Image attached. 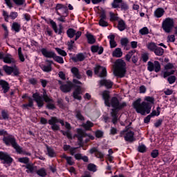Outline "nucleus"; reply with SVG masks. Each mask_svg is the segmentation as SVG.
<instances>
[{"mask_svg": "<svg viewBox=\"0 0 177 177\" xmlns=\"http://www.w3.org/2000/svg\"><path fill=\"white\" fill-rule=\"evenodd\" d=\"M73 88H75L73 92V97L75 100H82V88L81 86L75 85L72 82L68 81L66 84H62L59 86L60 91L63 92V93H68V92H71V89Z\"/></svg>", "mask_w": 177, "mask_h": 177, "instance_id": "3", "label": "nucleus"}, {"mask_svg": "<svg viewBox=\"0 0 177 177\" xmlns=\"http://www.w3.org/2000/svg\"><path fill=\"white\" fill-rule=\"evenodd\" d=\"M46 109H48V110H55V109H56V106H55V104L48 102L46 105Z\"/></svg>", "mask_w": 177, "mask_h": 177, "instance_id": "63", "label": "nucleus"}, {"mask_svg": "<svg viewBox=\"0 0 177 177\" xmlns=\"http://www.w3.org/2000/svg\"><path fill=\"white\" fill-rule=\"evenodd\" d=\"M43 99L46 103H49V102L53 103V99L48 96V94L46 93V90L45 89H44Z\"/></svg>", "mask_w": 177, "mask_h": 177, "instance_id": "36", "label": "nucleus"}, {"mask_svg": "<svg viewBox=\"0 0 177 177\" xmlns=\"http://www.w3.org/2000/svg\"><path fill=\"white\" fill-rule=\"evenodd\" d=\"M141 59L144 63L147 62L149 60V53H144L141 55Z\"/></svg>", "mask_w": 177, "mask_h": 177, "instance_id": "56", "label": "nucleus"}, {"mask_svg": "<svg viewBox=\"0 0 177 177\" xmlns=\"http://www.w3.org/2000/svg\"><path fill=\"white\" fill-rule=\"evenodd\" d=\"M161 107L158 106L156 110H153L152 112L149 114L151 117H158L161 113Z\"/></svg>", "mask_w": 177, "mask_h": 177, "instance_id": "39", "label": "nucleus"}, {"mask_svg": "<svg viewBox=\"0 0 177 177\" xmlns=\"http://www.w3.org/2000/svg\"><path fill=\"white\" fill-rule=\"evenodd\" d=\"M71 71L75 78H77V80H81L82 78V76L80 73V69L77 67H73L71 69Z\"/></svg>", "mask_w": 177, "mask_h": 177, "instance_id": "24", "label": "nucleus"}, {"mask_svg": "<svg viewBox=\"0 0 177 177\" xmlns=\"http://www.w3.org/2000/svg\"><path fill=\"white\" fill-rule=\"evenodd\" d=\"M127 64L121 59H118L115 62L114 74L115 77L119 78H124L127 74Z\"/></svg>", "mask_w": 177, "mask_h": 177, "instance_id": "5", "label": "nucleus"}, {"mask_svg": "<svg viewBox=\"0 0 177 177\" xmlns=\"http://www.w3.org/2000/svg\"><path fill=\"white\" fill-rule=\"evenodd\" d=\"M0 87L1 88V92L3 93H8L10 89L9 82L3 80H0Z\"/></svg>", "mask_w": 177, "mask_h": 177, "instance_id": "19", "label": "nucleus"}, {"mask_svg": "<svg viewBox=\"0 0 177 177\" xmlns=\"http://www.w3.org/2000/svg\"><path fill=\"white\" fill-rule=\"evenodd\" d=\"M19 162H21V164H28L30 162V158L28 157H23V158H18Z\"/></svg>", "mask_w": 177, "mask_h": 177, "instance_id": "48", "label": "nucleus"}, {"mask_svg": "<svg viewBox=\"0 0 177 177\" xmlns=\"http://www.w3.org/2000/svg\"><path fill=\"white\" fill-rule=\"evenodd\" d=\"M160 156V152L158 151V149H153L151 152V157L152 158H157Z\"/></svg>", "mask_w": 177, "mask_h": 177, "instance_id": "54", "label": "nucleus"}, {"mask_svg": "<svg viewBox=\"0 0 177 177\" xmlns=\"http://www.w3.org/2000/svg\"><path fill=\"white\" fill-rule=\"evenodd\" d=\"M23 167L28 169L26 170L27 174H34V169H35L34 165L28 163L26 165H23Z\"/></svg>", "mask_w": 177, "mask_h": 177, "instance_id": "30", "label": "nucleus"}, {"mask_svg": "<svg viewBox=\"0 0 177 177\" xmlns=\"http://www.w3.org/2000/svg\"><path fill=\"white\" fill-rule=\"evenodd\" d=\"M49 24H50L53 31L58 35H63L64 34V28L62 24H59V29L57 28V24L53 19H50Z\"/></svg>", "mask_w": 177, "mask_h": 177, "instance_id": "10", "label": "nucleus"}, {"mask_svg": "<svg viewBox=\"0 0 177 177\" xmlns=\"http://www.w3.org/2000/svg\"><path fill=\"white\" fill-rule=\"evenodd\" d=\"M98 24H99V26H100V27H108L109 26V23L107 21H106L105 19H100Z\"/></svg>", "mask_w": 177, "mask_h": 177, "instance_id": "59", "label": "nucleus"}, {"mask_svg": "<svg viewBox=\"0 0 177 177\" xmlns=\"http://www.w3.org/2000/svg\"><path fill=\"white\" fill-rule=\"evenodd\" d=\"M87 169L91 172H96L97 171V169H96V165L93 163H89L87 165Z\"/></svg>", "mask_w": 177, "mask_h": 177, "instance_id": "44", "label": "nucleus"}, {"mask_svg": "<svg viewBox=\"0 0 177 177\" xmlns=\"http://www.w3.org/2000/svg\"><path fill=\"white\" fill-rule=\"evenodd\" d=\"M117 9H121V10L127 11L129 9V6L127 2L122 1V3H120V7H118Z\"/></svg>", "mask_w": 177, "mask_h": 177, "instance_id": "43", "label": "nucleus"}, {"mask_svg": "<svg viewBox=\"0 0 177 177\" xmlns=\"http://www.w3.org/2000/svg\"><path fill=\"white\" fill-rule=\"evenodd\" d=\"M132 124V122H131L129 124V125L128 126H126L124 129L122 130L121 132H120V136H124V135H125V133L129 132V129H131V124Z\"/></svg>", "mask_w": 177, "mask_h": 177, "instance_id": "53", "label": "nucleus"}, {"mask_svg": "<svg viewBox=\"0 0 177 177\" xmlns=\"http://www.w3.org/2000/svg\"><path fill=\"white\" fill-rule=\"evenodd\" d=\"M11 28L13 31H15V32H20L21 26L17 22H13Z\"/></svg>", "mask_w": 177, "mask_h": 177, "instance_id": "29", "label": "nucleus"}, {"mask_svg": "<svg viewBox=\"0 0 177 177\" xmlns=\"http://www.w3.org/2000/svg\"><path fill=\"white\" fill-rule=\"evenodd\" d=\"M120 3H122V0H113L111 6L113 9H117V8H120Z\"/></svg>", "mask_w": 177, "mask_h": 177, "instance_id": "46", "label": "nucleus"}, {"mask_svg": "<svg viewBox=\"0 0 177 177\" xmlns=\"http://www.w3.org/2000/svg\"><path fill=\"white\" fill-rule=\"evenodd\" d=\"M82 126L84 128L85 131H91V128L93 127V122L87 120L86 123H83Z\"/></svg>", "mask_w": 177, "mask_h": 177, "instance_id": "33", "label": "nucleus"}, {"mask_svg": "<svg viewBox=\"0 0 177 177\" xmlns=\"http://www.w3.org/2000/svg\"><path fill=\"white\" fill-rule=\"evenodd\" d=\"M153 53L156 56H162L164 55V50L162 48L157 46Z\"/></svg>", "mask_w": 177, "mask_h": 177, "instance_id": "40", "label": "nucleus"}, {"mask_svg": "<svg viewBox=\"0 0 177 177\" xmlns=\"http://www.w3.org/2000/svg\"><path fill=\"white\" fill-rule=\"evenodd\" d=\"M3 142L6 146H12V147L17 151L20 145L17 143V140L15 136L9 134L8 136L3 138Z\"/></svg>", "mask_w": 177, "mask_h": 177, "instance_id": "8", "label": "nucleus"}, {"mask_svg": "<svg viewBox=\"0 0 177 177\" xmlns=\"http://www.w3.org/2000/svg\"><path fill=\"white\" fill-rule=\"evenodd\" d=\"M175 26V21L174 19L167 17L162 23V28L165 32L169 33Z\"/></svg>", "mask_w": 177, "mask_h": 177, "instance_id": "9", "label": "nucleus"}, {"mask_svg": "<svg viewBox=\"0 0 177 177\" xmlns=\"http://www.w3.org/2000/svg\"><path fill=\"white\" fill-rule=\"evenodd\" d=\"M0 120H9V113H8V111L2 110L1 111V115H0Z\"/></svg>", "mask_w": 177, "mask_h": 177, "instance_id": "41", "label": "nucleus"}, {"mask_svg": "<svg viewBox=\"0 0 177 177\" xmlns=\"http://www.w3.org/2000/svg\"><path fill=\"white\" fill-rule=\"evenodd\" d=\"M100 85L101 86H106L107 89H111V88H113V82H111V80H107L106 79L101 80L100 81Z\"/></svg>", "mask_w": 177, "mask_h": 177, "instance_id": "22", "label": "nucleus"}, {"mask_svg": "<svg viewBox=\"0 0 177 177\" xmlns=\"http://www.w3.org/2000/svg\"><path fill=\"white\" fill-rule=\"evenodd\" d=\"M71 59L74 63H78V62H84L85 60V55L84 53H80L76 55L75 57H72Z\"/></svg>", "mask_w": 177, "mask_h": 177, "instance_id": "23", "label": "nucleus"}, {"mask_svg": "<svg viewBox=\"0 0 177 177\" xmlns=\"http://www.w3.org/2000/svg\"><path fill=\"white\" fill-rule=\"evenodd\" d=\"M136 53V50H130L125 56L127 62H131V58Z\"/></svg>", "mask_w": 177, "mask_h": 177, "instance_id": "42", "label": "nucleus"}, {"mask_svg": "<svg viewBox=\"0 0 177 177\" xmlns=\"http://www.w3.org/2000/svg\"><path fill=\"white\" fill-rule=\"evenodd\" d=\"M127 29V24H125V21L123 19H120L118 23V30L119 31H124Z\"/></svg>", "mask_w": 177, "mask_h": 177, "instance_id": "27", "label": "nucleus"}, {"mask_svg": "<svg viewBox=\"0 0 177 177\" xmlns=\"http://www.w3.org/2000/svg\"><path fill=\"white\" fill-rule=\"evenodd\" d=\"M113 57H122V51L121 50V48H117L115 49V50L112 53Z\"/></svg>", "mask_w": 177, "mask_h": 177, "instance_id": "35", "label": "nucleus"}, {"mask_svg": "<svg viewBox=\"0 0 177 177\" xmlns=\"http://www.w3.org/2000/svg\"><path fill=\"white\" fill-rule=\"evenodd\" d=\"M102 98L104 100V104L106 107H111V98L110 100V92L104 91L102 93Z\"/></svg>", "mask_w": 177, "mask_h": 177, "instance_id": "17", "label": "nucleus"}, {"mask_svg": "<svg viewBox=\"0 0 177 177\" xmlns=\"http://www.w3.org/2000/svg\"><path fill=\"white\" fill-rule=\"evenodd\" d=\"M18 56L20 62H25L26 58H24V55H23V53L21 52V47H19L18 48Z\"/></svg>", "mask_w": 177, "mask_h": 177, "instance_id": "49", "label": "nucleus"}, {"mask_svg": "<svg viewBox=\"0 0 177 177\" xmlns=\"http://www.w3.org/2000/svg\"><path fill=\"white\" fill-rule=\"evenodd\" d=\"M46 150L48 157H50L51 158H53V157H56V152H55V150H53L52 147L47 145Z\"/></svg>", "mask_w": 177, "mask_h": 177, "instance_id": "34", "label": "nucleus"}, {"mask_svg": "<svg viewBox=\"0 0 177 177\" xmlns=\"http://www.w3.org/2000/svg\"><path fill=\"white\" fill-rule=\"evenodd\" d=\"M95 138H97V139H100L101 138H103V135H104V133L101 130H97L95 132Z\"/></svg>", "mask_w": 177, "mask_h": 177, "instance_id": "58", "label": "nucleus"}, {"mask_svg": "<svg viewBox=\"0 0 177 177\" xmlns=\"http://www.w3.org/2000/svg\"><path fill=\"white\" fill-rule=\"evenodd\" d=\"M75 41L74 40H71L70 41H68V50H73L74 48V44Z\"/></svg>", "mask_w": 177, "mask_h": 177, "instance_id": "61", "label": "nucleus"}, {"mask_svg": "<svg viewBox=\"0 0 177 177\" xmlns=\"http://www.w3.org/2000/svg\"><path fill=\"white\" fill-rule=\"evenodd\" d=\"M111 106L113 107L111 112V117H118L119 111L127 107V102H123L120 103L117 97H112Z\"/></svg>", "mask_w": 177, "mask_h": 177, "instance_id": "4", "label": "nucleus"}, {"mask_svg": "<svg viewBox=\"0 0 177 177\" xmlns=\"http://www.w3.org/2000/svg\"><path fill=\"white\" fill-rule=\"evenodd\" d=\"M147 49H149V50H150L151 52H154V50L156 49L157 48V45H156V43L154 42H151L149 44H147Z\"/></svg>", "mask_w": 177, "mask_h": 177, "instance_id": "45", "label": "nucleus"}, {"mask_svg": "<svg viewBox=\"0 0 177 177\" xmlns=\"http://www.w3.org/2000/svg\"><path fill=\"white\" fill-rule=\"evenodd\" d=\"M3 71L8 75H10L13 73V66H9L8 65H4L3 66Z\"/></svg>", "mask_w": 177, "mask_h": 177, "instance_id": "38", "label": "nucleus"}, {"mask_svg": "<svg viewBox=\"0 0 177 177\" xmlns=\"http://www.w3.org/2000/svg\"><path fill=\"white\" fill-rule=\"evenodd\" d=\"M100 71L101 73L99 74ZM94 73L95 75H98L100 78H104V77H107V69L100 65H97L94 68Z\"/></svg>", "mask_w": 177, "mask_h": 177, "instance_id": "13", "label": "nucleus"}, {"mask_svg": "<svg viewBox=\"0 0 177 177\" xmlns=\"http://www.w3.org/2000/svg\"><path fill=\"white\" fill-rule=\"evenodd\" d=\"M138 151H139V153H146V151H147V148L146 147V145H139L138 147Z\"/></svg>", "mask_w": 177, "mask_h": 177, "instance_id": "51", "label": "nucleus"}, {"mask_svg": "<svg viewBox=\"0 0 177 177\" xmlns=\"http://www.w3.org/2000/svg\"><path fill=\"white\" fill-rule=\"evenodd\" d=\"M32 97L39 109H41V107H44V100L42 99V96H41L39 93H33Z\"/></svg>", "mask_w": 177, "mask_h": 177, "instance_id": "16", "label": "nucleus"}, {"mask_svg": "<svg viewBox=\"0 0 177 177\" xmlns=\"http://www.w3.org/2000/svg\"><path fill=\"white\" fill-rule=\"evenodd\" d=\"M0 160L3 161V164L10 165L12 162H13V158H12L8 152L0 151Z\"/></svg>", "mask_w": 177, "mask_h": 177, "instance_id": "12", "label": "nucleus"}, {"mask_svg": "<svg viewBox=\"0 0 177 177\" xmlns=\"http://www.w3.org/2000/svg\"><path fill=\"white\" fill-rule=\"evenodd\" d=\"M56 52H57L58 55H60V56H63L64 57L67 56V53L64 51V50H62L59 48H55Z\"/></svg>", "mask_w": 177, "mask_h": 177, "instance_id": "52", "label": "nucleus"}, {"mask_svg": "<svg viewBox=\"0 0 177 177\" xmlns=\"http://www.w3.org/2000/svg\"><path fill=\"white\" fill-rule=\"evenodd\" d=\"M48 124L51 126L52 131L56 132V131H60V126L57 124H61L62 127H64V120L57 118V117L52 116L48 120Z\"/></svg>", "mask_w": 177, "mask_h": 177, "instance_id": "7", "label": "nucleus"}, {"mask_svg": "<svg viewBox=\"0 0 177 177\" xmlns=\"http://www.w3.org/2000/svg\"><path fill=\"white\" fill-rule=\"evenodd\" d=\"M87 134L84 131V130L81 128L77 129V134H75V137L77 138L78 140V146L79 147H71L69 149L71 156H74L75 160L80 161V160H82L84 162H89V158L86 156H82V153H76L75 151L77 149H80V147H84V138L86 136Z\"/></svg>", "mask_w": 177, "mask_h": 177, "instance_id": "2", "label": "nucleus"}, {"mask_svg": "<svg viewBox=\"0 0 177 177\" xmlns=\"http://www.w3.org/2000/svg\"><path fill=\"white\" fill-rule=\"evenodd\" d=\"M146 102H142L141 98L137 99L133 102V107L136 110L138 114H141V115H145L147 114H150L151 111V104H154V97L147 96L145 97Z\"/></svg>", "mask_w": 177, "mask_h": 177, "instance_id": "1", "label": "nucleus"}, {"mask_svg": "<svg viewBox=\"0 0 177 177\" xmlns=\"http://www.w3.org/2000/svg\"><path fill=\"white\" fill-rule=\"evenodd\" d=\"M91 51L92 53H97V55H102L104 52V48L103 46L99 45H93L91 46Z\"/></svg>", "mask_w": 177, "mask_h": 177, "instance_id": "20", "label": "nucleus"}, {"mask_svg": "<svg viewBox=\"0 0 177 177\" xmlns=\"http://www.w3.org/2000/svg\"><path fill=\"white\" fill-rule=\"evenodd\" d=\"M46 65L41 64L39 65L40 68L44 73H50L52 71V64H55V62L50 59H46Z\"/></svg>", "mask_w": 177, "mask_h": 177, "instance_id": "14", "label": "nucleus"}, {"mask_svg": "<svg viewBox=\"0 0 177 177\" xmlns=\"http://www.w3.org/2000/svg\"><path fill=\"white\" fill-rule=\"evenodd\" d=\"M75 118L79 120V121H85V118L84 115H82V113H81V110L80 109H76L75 111Z\"/></svg>", "mask_w": 177, "mask_h": 177, "instance_id": "32", "label": "nucleus"}, {"mask_svg": "<svg viewBox=\"0 0 177 177\" xmlns=\"http://www.w3.org/2000/svg\"><path fill=\"white\" fill-rule=\"evenodd\" d=\"M57 15L60 17L57 18L58 21H61V23H66V16L62 15V14L59 12H56Z\"/></svg>", "mask_w": 177, "mask_h": 177, "instance_id": "55", "label": "nucleus"}, {"mask_svg": "<svg viewBox=\"0 0 177 177\" xmlns=\"http://www.w3.org/2000/svg\"><path fill=\"white\" fill-rule=\"evenodd\" d=\"M124 138L125 142H129V143L135 142V140H136V138H135V132L129 131V132L125 133Z\"/></svg>", "mask_w": 177, "mask_h": 177, "instance_id": "18", "label": "nucleus"}, {"mask_svg": "<svg viewBox=\"0 0 177 177\" xmlns=\"http://www.w3.org/2000/svg\"><path fill=\"white\" fill-rule=\"evenodd\" d=\"M66 35L68 38H73V37H75V29L73 28H70L66 30Z\"/></svg>", "mask_w": 177, "mask_h": 177, "instance_id": "37", "label": "nucleus"}, {"mask_svg": "<svg viewBox=\"0 0 177 177\" xmlns=\"http://www.w3.org/2000/svg\"><path fill=\"white\" fill-rule=\"evenodd\" d=\"M120 44L122 46L124 47V49H126V50H129V47H128V44H129V40L128 39V38L125 37V38L121 39Z\"/></svg>", "mask_w": 177, "mask_h": 177, "instance_id": "31", "label": "nucleus"}, {"mask_svg": "<svg viewBox=\"0 0 177 177\" xmlns=\"http://www.w3.org/2000/svg\"><path fill=\"white\" fill-rule=\"evenodd\" d=\"M3 62L6 64H15L16 63V59L12 57V55L6 54L3 58Z\"/></svg>", "mask_w": 177, "mask_h": 177, "instance_id": "21", "label": "nucleus"}, {"mask_svg": "<svg viewBox=\"0 0 177 177\" xmlns=\"http://www.w3.org/2000/svg\"><path fill=\"white\" fill-rule=\"evenodd\" d=\"M26 97H28V103L22 104V109H24V110H28V107L32 109V107H34V100H32L31 97H28L27 94H24L22 95V99H26Z\"/></svg>", "mask_w": 177, "mask_h": 177, "instance_id": "15", "label": "nucleus"}, {"mask_svg": "<svg viewBox=\"0 0 177 177\" xmlns=\"http://www.w3.org/2000/svg\"><path fill=\"white\" fill-rule=\"evenodd\" d=\"M147 70L150 71V73L152 71L160 73V71H161V64H160V62L154 61L153 63L151 62V61L148 62Z\"/></svg>", "mask_w": 177, "mask_h": 177, "instance_id": "11", "label": "nucleus"}, {"mask_svg": "<svg viewBox=\"0 0 177 177\" xmlns=\"http://www.w3.org/2000/svg\"><path fill=\"white\" fill-rule=\"evenodd\" d=\"M95 157L97 158H100L101 161H104V153H102L100 151H97L96 153H95Z\"/></svg>", "mask_w": 177, "mask_h": 177, "instance_id": "47", "label": "nucleus"}, {"mask_svg": "<svg viewBox=\"0 0 177 177\" xmlns=\"http://www.w3.org/2000/svg\"><path fill=\"white\" fill-rule=\"evenodd\" d=\"M118 20V17L113 12H110V21H117Z\"/></svg>", "mask_w": 177, "mask_h": 177, "instance_id": "62", "label": "nucleus"}, {"mask_svg": "<svg viewBox=\"0 0 177 177\" xmlns=\"http://www.w3.org/2000/svg\"><path fill=\"white\" fill-rule=\"evenodd\" d=\"M17 154H23V156H28L29 157L31 156V153L27 152V151L23 149V147H18L17 149L15 151Z\"/></svg>", "mask_w": 177, "mask_h": 177, "instance_id": "28", "label": "nucleus"}, {"mask_svg": "<svg viewBox=\"0 0 177 177\" xmlns=\"http://www.w3.org/2000/svg\"><path fill=\"white\" fill-rule=\"evenodd\" d=\"M167 81L169 84L172 85V84H175V81H176V77L175 75H171L167 78Z\"/></svg>", "mask_w": 177, "mask_h": 177, "instance_id": "60", "label": "nucleus"}, {"mask_svg": "<svg viewBox=\"0 0 177 177\" xmlns=\"http://www.w3.org/2000/svg\"><path fill=\"white\" fill-rule=\"evenodd\" d=\"M19 16V13L17 12H11L10 13V17L12 20H15V19H17V17Z\"/></svg>", "mask_w": 177, "mask_h": 177, "instance_id": "64", "label": "nucleus"}, {"mask_svg": "<svg viewBox=\"0 0 177 177\" xmlns=\"http://www.w3.org/2000/svg\"><path fill=\"white\" fill-rule=\"evenodd\" d=\"M37 174L41 177H45L47 175L46 170H45L44 168L37 170Z\"/></svg>", "mask_w": 177, "mask_h": 177, "instance_id": "50", "label": "nucleus"}, {"mask_svg": "<svg viewBox=\"0 0 177 177\" xmlns=\"http://www.w3.org/2000/svg\"><path fill=\"white\" fill-rule=\"evenodd\" d=\"M40 52L41 55H43V56L44 57H46L47 59H53L55 62L59 63V64H64V59H63V57L57 56L55 51L48 50L46 48H43L40 50Z\"/></svg>", "mask_w": 177, "mask_h": 177, "instance_id": "6", "label": "nucleus"}, {"mask_svg": "<svg viewBox=\"0 0 177 177\" xmlns=\"http://www.w3.org/2000/svg\"><path fill=\"white\" fill-rule=\"evenodd\" d=\"M86 38L87 39L88 44L89 45H93V44L96 43V39L95 38V36L91 33H86Z\"/></svg>", "mask_w": 177, "mask_h": 177, "instance_id": "25", "label": "nucleus"}, {"mask_svg": "<svg viewBox=\"0 0 177 177\" xmlns=\"http://www.w3.org/2000/svg\"><path fill=\"white\" fill-rule=\"evenodd\" d=\"M139 32L141 35H147V34H149V28L147 27H144L139 30Z\"/></svg>", "mask_w": 177, "mask_h": 177, "instance_id": "57", "label": "nucleus"}, {"mask_svg": "<svg viewBox=\"0 0 177 177\" xmlns=\"http://www.w3.org/2000/svg\"><path fill=\"white\" fill-rule=\"evenodd\" d=\"M164 13H165V10L162 8H158L154 11V16L157 17V19H160V17L164 16Z\"/></svg>", "mask_w": 177, "mask_h": 177, "instance_id": "26", "label": "nucleus"}]
</instances>
